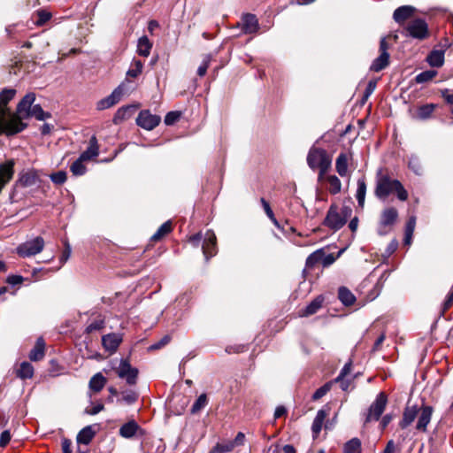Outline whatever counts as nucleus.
Masks as SVG:
<instances>
[{
  "instance_id": "nucleus-22",
  "label": "nucleus",
  "mask_w": 453,
  "mask_h": 453,
  "mask_svg": "<svg viewBox=\"0 0 453 453\" xmlns=\"http://www.w3.org/2000/svg\"><path fill=\"white\" fill-rule=\"evenodd\" d=\"M45 356V342L42 337L36 340L35 347L29 352V359L33 362L42 360Z\"/></svg>"
},
{
  "instance_id": "nucleus-62",
  "label": "nucleus",
  "mask_w": 453,
  "mask_h": 453,
  "mask_svg": "<svg viewBox=\"0 0 453 453\" xmlns=\"http://www.w3.org/2000/svg\"><path fill=\"white\" fill-rule=\"evenodd\" d=\"M104 409V406L103 403H97L95 406H93L91 409H87L86 413L89 415H96L102 411Z\"/></svg>"
},
{
  "instance_id": "nucleus-53",
  "label": "nucleus",
  "mask_w": 453,
  "mask_h": 453,
  "mask_svg": "<svg viewBox=\"0 0 453 453\" xmlns=\"http://www.w3.org/2000/svg\"><path fill=\"white\" fill-rule=\"evenodd\" d=\"M11 433L9 430H4L0 435V447L4 448L11 441Z\"/></svg>"
},
{
  "instance_id": "nucleus-34",
  "label": "nucleus",
  "mask_w": 453,
  "mask_h": 453,
  "mask_svg": "<svg viewBox=\"0 0 453 453\" xmlns=\"http://www.w3.org/2000/svg\"><path fill=\"white\" fill-rule=\"evenodd\" d=\"M323 178H325L326 180L328 182V184H329L328 190L331 194L336 195L341 192L342 182L337 176L328 175V176H324Z\"/></svg>"
},
{
  "instance_id": "nucleus-23",
  "label": "nucleus",
  "mask_w": 453,
  "mask_h": 453,
  "mask_svg": "<svg viewBox=\"0 0 453 453\" xmlns=\"http://www.w3.org/2000/svg\"><path fill=\"white\" fill-rule=\"evenodd\" d=\"M99 154V146L97 142V139L95 135H93L88 143V147L84 150L79 157L81 159H83L85 161L93 159L94 157H97Z\"/></svg>"
},
{
  "instance_id": "nucleus-50",
  "label": "nucleus",
  "mask_w": 453,
  "mask_h": 453,
  "mask_svg": "<svg viewBox=\"0 0 453 453\" xmlns=\"http://www.w3.org/2000/svg\"><path fill=\"white\" fill-rule=\"evenodd\" d=\"M180 117L178 111H169L165 117V123L167 126L174 124Z\"/></svg>"
},
{
  "instance_id": "nucleus-20",
  "label": "nucleus",
  "mask_w": 453,
  "mask_h": 453,
  "mask_svg": "<svg viewBox=\"0 0 453 453\" xmlns=\"http://www.w3.org/2000/svg\"><path fill=\"white\" fill-rule=\"evenodd\" d=\"M324 301L323 296H318L305 308L300 311V316L309 317L315 314L322 307Z\"/></svg>"
},
{
  "instance_id": "nucleus-57",
  "label": "nucleus",
  "mask_w": 453,
  "mask_h": 453,
  "mask_svg": "<svg viewBox=\"0 0 453 453\" xmlns=\"http://www.w3.org/2000/svg\"><path fill=\"white\" fill-rule=\"evenodd\" d=\"M260 203L265 210V214L267 215L268 218H273V216L274 215L273 210L271 209V206L269 204V203L265 199V198H261L260 199Z\"/></svg>"
},
{
  "instance_id": "nucleus-60",
  "label": "nucleus",
  "mask_w": 453,
  "mask_h": 453,
  "mask_svg": "<svg viewBox=\"0 0 453 453\" xmlns=\"http://www.w3.org/2000/svg\"><path fill=\"white\" fill-rule=\"evenodd\" d=\"M334 260H335V258L333 254L325 255L323 253L321 263L324 267H326V266H329L330 265H332L334 262Z\"/></svg>"
},
{
  "instance_id": "nucleus-37",
  "label": "nucleus",
  "mask_w": 453,
  "mask_h": 453,
  "mask_svg": "<svg viewBox=\"0 0 453 453\" xmlns=\"http://www.w3.org/2000/svg\"><path fill=\"white\" fill-rule=\"evenodd\" d=\"M143 69V64L141 60L134 59L131 63L130 68L127 72V77L137 78Z\"/></svg>"
},
{
  "instance_id": "nucleus-21",
  "label": "nucleus",
  "mask_w": 453,
  "mask_h": 453,
  "mask_svg": "<svg viewBox=\"0 0 453 453\" xmlns=\"http://www.w3.org/2000/svg\"><path fill=\"white\" fill-rule=\"evenodd\" d=\"M242 29L245 34H253L258 29V21L255 15L245 14L242 19Z\"/></svg>"
},
{
  "instance_id": "nucleus-59",
  "label": "nucleus",
  "mask_w": 453,
  "mask_h": 453,
  "mask_svg": "<svg viewBox=\"0 0 453 453\" xmlns=\"http://www.w3.org/2000/svg\"><path fill=\"white\" fill-rule=\"evenodd\" d=\"M6 281L10 285L15 286V285L22 283L23 277L20 275H10V276H8Z\"/></svg>"
},
{
  "instance_id": "nucleus-48",
  "label": "nucleus",
  "mask_w": 453,
  "mask_h": 453,
  "mask_svg": "<svg viewBox=\"0 0 453 453\" xmlns=\"http://www.w3.org/2000/svg\"><path fill=\"white\" fill-rule=\"evenodd\" d=\"M37 16H38V19L35 21V24L37 26H42L48 20H50L51 18L50 12L43 11V10L38 11Z\"/></svg>"
},
{
  "instance_id": "nucleus-1",
  "label": "nucleus",
  "mask_w": 453,
  "mask_h": 453,
  "mask_svg": "<svg viewBox=\"0 0 453 453\" xmlns=\"http://www.w3.org/2000/svg\"><path fill=\"white\" fill-rule=\"evenodd\" d=\"M35 100V93H27L17 105V113L11 114L7 107L0 106V134L12 135L27 127L22 122L24 114L30 111Z\"/></svg>"
},
{
  "instance_id": "nucleus-16",
  "label": "nucleus",
  "mask_w": 453,
  "mask_h": 453,
  "mask_svg": "<svg viewBox=\"0 0 453 453\" xmlns=\"http://www.w3.org/2000/svg\"><path fill=\"white\" fill-rule=\"evenodd\" d=\"M139 108V104H130L120 107L113 117L114 124H120L123 121L130 119Z\"/></svg>"
},
{
  "instance_id": "nucleus-5",
  "label": "nucleus",
  "mask_w": 453,
  "mask_h": 453,
  "mask_svg": "<svg viewBox=\"0 0 453 453\" xmlns=\"http://www.w3.org/2000/svg\"><path fill=\"white\" fill-rule=\"evenodd\" d=\"M127 80L126 81L119 84L108 96L100 100L97 103V109L105 110L108 109L116 104H118L123 96L127 95L129 92V88H127Z\"/></svg>"
},
{
  "instance_id": "nucleus-24",
  "label": "nucleus",
  "mask_w": 453,
  "mask_h": 453,
  "mask_svg": "<svg viewBox=\"0 0 453 453\" xmlns=\"http://www.w3.org/2000/svg\"><path fill=\"white\" fill-rule=\"evenodd\" d=\"M445 49L433 50L426 57V61L433 67H441L444 63Z\"/></svg>"
},
{
  "instance_id": "nucleus-2",
  "label": "nucleus",
  "mask_w": 453,
  "mask_h": 453,
  "mask_svg": "<svg viewBox=\"0 0 453 453\" xmlns=\"http://www.w3.org/2000/svg\"><path fill=\"white\" fill-rule=\"evenodd\" d=\"M393 193H395L401 201L408 199V192L398 180L392 179L388 174H379L376 180L375 196L379 199H385Z\"/></svg>"
},
{
  "instance_id": "nucleus-35",
  "label": "nucleus",
  "mask_w": 453,
  "mask_h": 453,
  "mask_svg": "<svg viewBox=\"0 0 453 453\" xmlns=\"http://www.w3.org/2000/svg\"><path fill=\"white\" fill-rule=\"evenodd\" d=\"M415 226H416V218L412 216L408 219V221L406 223V226H405L404 240H403V242L405 245H410L411 243Z\"/></svg>"
},
{
  "instance_id": "nucleus-64",
  "label": "nucleus",
  "mask_w": 453,
  "mask_h": 453,
  "mask_svg": "<svg viewBox=\"0 0 453 453\" xmlns=\"http://www.w3.org/2000/svg\"><path fill=\"white\" fill-rule=\"evenodd\" d=\"M442 96L445 101L449 104L453 105V93H449V90H445L442 92Z\"/></svg>"
},
{
  "instance_id": "nucleus-11",
  "label": "nucleus",
  "mask_w": 453,
  "mask_h": 453,
  "mask_svg": "<svg viewBox=\"0 0 453 453\" xmlns=\"http://www.w3.org/2000/svg\"><path fill=\"white\" fill-rule=\"evenodd\" d=\"M434 412V408L430 405H422L418 410V421L416 424V430L421 433L427 431Z\"/></svg>"
},
{
  "instance_id": "nucleus-30",
  "label": "nucleus",
  "mask_w": 453,
  "mask_h": 453,
  "mask_svg": "<svg viewBox=\"0 0 453 453\" xmlns=\"http://www.w3.org/2000/svg\"><path fill=\"white\" fill-rule=\"evenodd\" d=\"M106 379L101 372L96 373L89 380V388L94 392H100L106 384Z\"/></svg>"
},
{
  "instance_id": "nucleus-25",
  "label": "nucleus",
  "mask_w": 453,
  "mask_h": 453,
  "mask_svg": "<svg viewBox=\"0 0 453 453\" xmlns=\"http://www.w3.org/2000/svg\"><path fill=\"white\" fill-rule=\"evenodd\" d=\"M95 431L91 426H87L82 428L77 434L76 440L79 444L88 445L95 437Z\"/></svg>"
},
{
  "instance_id": "nucleus-54",
  "label": "nucleus",
  "mask_w": 453,
  "mask_h": 453,
  "mask_svg": "<svg viewBox=\"0 0 453 453\" xmlns=\"http://www.w3.org/2000/svg\"><path fill=\"white\" fill-rule=\"evenodd\" d=\"M137 394L132 391L125 393L122 396V400L128 404L134 403L137 400Z\"/></svg>"
},
{
  "instance_id": "nucleus-61",
  "label": "nucleus",
  "mask_w": 453,
  "mask_h": 453,
  "mask_svg": "<svg viewBox=\"0 0 453 453\" xmlns=\"http://www.w3.org/2000/svg\"><path fill=\"white\" fill-rule=\"evenodd\" d=\"M72 441L67 438L62 440V453H72Z\"/></svg>"
},
{
  "instance_id": "nucleus-44",
  "label": "nucleus",
  "mask_w": 453,
  "mask_h": 453,
  "mask_svg": "<svg viewBox=\"0 0 453 453\" xmlns=\"http://www.w3.org/2000/svg\"><path fill=\"white\" fill-rule=\"evenodd\" d=\"M208 403L207 395L205 394H202L198 396V398L196 400L194 404L191 407V412L193 414L197 413L200 411L203 408H204Z\"/></svg>"
},
{
  "instance_id": "nucleus-19",
  "label": "nucleus",
  "mask_w": 453,
  "mask_h": 453,
  "mask_svg": "<svg viewBox=\"0 0 453 453\" xmlns=\"http://www.w3.org/2000/svg\"><path fill=\"white\" fill-rule=\"evenodd\" d=\"M397 218V210L394 207H388L381 212L380 224L383 227L392 226L396 222Z\"/></svg>"
},
{
  "instance_id": "nucleus-51",
  "label": "nucleus",
  "mask_w": 453,
  "mask_h": 453,
  "mask_svg": "<svg viewBox=\"0 0 453 453\" xmlns=\"http://www.w3.org/2000/svg\"><path fill=\"white\" fill-rule=\"evenodd\" d=\"M453 304V284L450 288L449 293L448 294L446 300L444 301L442 304V313H444L446 311H448Z\"/></svg>"
},
{
  "instance_id": "nucleus-33",
  "label": "nucleus",
  "mask_w": 453,
  "mask_h": 453,
  "mask_svg": "<svg viewBox=\"0 0 453 453\" xmlns=\"http://www.w3.org/2000/svg\"><path fill=\"white\" fill-rule=\"evenodd\" d=\"M366 194V183L365 178L357 180V188L356 193V198L357 200L358 206L363 208L365 205Z\"/></svg>"
},
{
  "instance_id": "nucleus-43",
  "label": "nucleus",
  "mask_w": 453,
  "mask_h": 453,
  "mask_svg": "<svg viewBox=\"0 0 453 453\" xmlns=\"http://www.w3.org/2000/svg\"><path fill=\"white\" fill-rule=\"evenodd\" d=\"M16 90L13 88H4L0 93V106L6 107L7 104L14 97Z\"/></svg>"
},
{
  "instance_id": "nucleus-18",
  "label": "nucleus",
  "mask_w": 453,
  "mask_h": 453,
  "mask_svg": "<svg viewBox=\"0 0 453 453\" xmlns=\"http://www.w3.org/2000/svg\"><path fill=\"white\" fill-rule=\"evenodd\" d=\"M414 12L413 6L403 5L395 10L393 19L396 23L402 25L414 14Z\"/></svg>"
},
{
  "instance_id": "nucleus-52",
  "label": "nucleus",
  "mask_w": 453,
  "mask_h": 453,
  "mask_svg": "<svg viewBox=\"0 0 453 453\" xmlns=\"http://www.w3.org/2000/svg\"><path fill=\"white\" fill-rule=\"evenodd\" d=\"M209 65H210V57L207 56L203 63L201 64V65L198 67L197 69V74L201 77L204 76L206 74V72H207V69L209 67Z\"/></svg>"
},
{
  "instance_id": "nucleus-58",
  "label": "nucleus",
  "mask_w": 453,
  "mask_h": 453,
  "mask_svg": "<svg viewBox=\"0 0 453 453\" xmlns=\"http://www.w3.org/2000/svg\"><path fill=\"white\" fill-rule=\"evenodd\" d=\"M351 371V363H347L342 369L340 374L335 378V380H342Z\"/></svg>"
},
{
  "instance_id": "nucleus-17",
  "label": "nucleus",
  "mask_w": 453,
  "mask_h": 453,
  "mask_svg": "<svg viewBox=\"0 0 453 453\" xmlns=\"http://www.w3.org/2000/svg\"><path fill=\"white\" fill-rule=\"evenodd\" d=\"M418 410L419 408L418 405H407L403 410V418L399 422V426L402 429L407 428L417 418L418 414Z\"/></svg>"
},
{
  "instance_id": "nucleus-10",
  "label": "nucleus",
  "mask_w": 453,
  "mask_h": 453,
  "mask_svg": "<svg viewBox=\"0 0 453 453\" xmlns=\"http://www.w3.org/2000/svg\"><path fill=\"white\" fill-rule=\"evenodd\" d=\"M160 121V116L152 114L149 110L141 111L136 118V125L148 131L157 127Z\"/></svg>"
},
{
  "instance_id": "nucleus-3",
  "label": "nucleus",
  "mask_w": 453,
  "mask_h": 453,
  "mask_svg": "<svg viewBox=\"0 0 453 453\" xmlns=\"http://www.w3.org/2000/svg\"><path fill=\"white\" fill-rule=\"evenodd\" d=\"M307 164L313 170L319 169V179L322 180L331 167L332 159L325 150L311 148L307 156Z\"/></svg>"
},
{
  "instance_id": "nucleus-12",
  "label": "nucleus",
  "mask_w": 453,
  "mask_h": 453,
  "mask_svg": "<svg viewBox=\"0 0 453 453\" xmlns=\"http://www.w3.org/2000/svg\"><path fill=\"white\" fill-rule=\"evenodd\" d=\"M202 249L206 260L216 255L217 238L212 231L209 230L206 232Z\"/></svg>"
},
{
  "instance_id": "nucleus-55",
  "label": "nucleus",
  "mask_w": 453,
  "mask_h": 453,
  "mask_svg": "<svg viewBox=\"0 0 453 453\" xmlns=\"http://www.w3.org/2000/svg\"><path fill=\"white\" fill-rule=\"evenodd\" d=\"M103 326H104V321H103V320L94 321V322H92L91 324H89V325L87 326L86 331H87L88 333H92L93 331L102 329V328H103Z\"/></svg>"
},
{
  "instance_id": "nucleus-29",
  "label": "nucleus",
  "mask_w": 453,
  "mask_h": 453,
  "mask_svg": "<svg viewBox=\"0 0 453 453\" xmlns=\"http://www.w3.org/2000/svg\"><path fill=\"white\" fill-rule=\"evenodd\" d=\"M389 64V54L388 53H380L378 58H376L372 65L371 70L374 72H380L386 68Z\"/></svg>"
},
{
  "instance_id": "nucleus-4",
  "label": "nucleus",
  "mask_w": 453,
  "mask_h": 453,
  "mask_svg": "<svg viewBox=\"0 0 453 453\" xmlns=\"http://www.w3.org/2000/svg\"><path fill=\"white\" fill-rule=\"evenodd\" d=\"M351 209L344 206L339 211L335 204H332L323 221V225L331 230L337 231L341 229L350 217Z\"/></svg>"
},
{
  "instance_id": "nucleus-6",
  "label": "nucleus",
  "mask_w": 453,
  "mask_h": 453,
  "mask_svg": "<svg viewBox=\"0 0 453 453\" xmlns=\"http://www.w3.org/2000/svg\"><path fill=\"white\" fill-rule=\"evenodd\" d=\"M44 248V240L37 236L33 240L27 241L17 248V253L19 257H28L39 254Z\"/></svg>"
},
{
  "instance_id": "nucleus-41",
  "label": "nucleus",
  "mask_w": 453,
  "mask_h": 453,
  "mask_svg": "<svg viewBox=\"0 0 453 453\" xmlns=\"http://www.w3.org/2000/svg\"><path fill=\"white\" fill-rule=\"evenodd\" d=\"M84 162L85 160L78 157L70 166L71 173L75 176L83 175L87 171Z\"/></svg>"
},
{
  "instance_id": "nucleus-31",
  "label": "nucleus",
  "mask_w": 453,
  "mask_h": 453,
  "mask_svg": "<svg viewBox=\"0 0 453 453\" xmlns=\"http://www.w3.org/2000/svg\"><path fill=\"white\" fill-rule=\"evenodd\" d=\"M29 117H34L37 120H44L50 118V114L44 111L40 104H35L32 107L28 113L24 114V119H27Z\"/></svg>"
},
{
  "instance_id": "nucleus-32",
  "label": "nucleus",
  "mask_w": 453,
  "mask_h": 453,
  "mask_svg": "<svg viewBox=\"0 0 453 453\" xmlns=\"http://www.w3.org/2000/svg\"><path fill=\"white\" fill-rule=\"evenodd\" d=\"M152 43L150 42L147 36H142L138 40L137 43V53L142 57H148L150 53Z\"/></svg>"
},
{
  "instance_id": "nucleus-38",
  "label": "nucleus",
  "mask_w": 453,
  "mask_h": 453,
  "mask_svg": "<svg viewBox=\"0 0 453 453\" xmlns=\"http://www.w3.org/2000/svg\"><path fill=\"white\" fill-rule=\"evenodd\" d=\"M344 453H361V441L357 438H353L347 441L343 447Z\"/></svg>"
},
{
  "instance_id": "nucleus-27",
  "label": "nucleus",
  "mask_w": 453,
  "mask_h": 453,
  "mask_svg": "<svg viewBox=\"0 0 453 453\" xmlns=\"http://www.w3.org/2000/svg\"><path fill=\"white\" fill-rule=\"evenodd\" d=\"M34 366L30 363L24 361L20 364L19 368L17 370L16 375L21 380H27L34 376Z\"/></svg>"
},
{
  "instance_id": "nucleus-45",
  "label": "nucleus",
  "mask_w": 453,
  "mask_h": 453,
  "mask_svg": "<svg viewBox=\"0 0 453 453\" xmlns=\"http://www.w3.org/2000/svg\"><path fill=\"white\" fill-rule=\"evenodd\" d=\"M334 381H328L319 388L312 395V400L317 401L322 398L332 388Z\"/></svg>"
},
{
  "instance_id": "nucleus-7",
  "label": "nucleus",
  "mask_w": 453,
  "mask_h": 453,
  "mask_svg": "<svg viewBox=\"0 0 453 453\" xmlns=\"http://www.w3.org/2000/svg\"><path fill=\"white\" fill-rule=\"evenodd\" d=\"M387 403V395L384 392L379 393L374 402L371 404L370 408L368 409L365 422H370L372 420H379L386 408Z\"/></svg>"
},
{
  "instance_id": "nucleus-63",
  "label": "nucleus",
  "mask_w": 453,
  "mask_h": 453,
  "mask_svg": "<svg viewBox=\"0 0 453 453\" xmlns=\"http://www.w3.org/2000/svg\"><path fill=\"white\" fill-rule=\"evenodd\" d=\"M244 440H245V435L242 432H239L234 440V441H231L232 443H234V447L235 446H240V445H242L244 443Z\"/></svg>"
},
{
  "instance_id": "nucleus-28",
  "label": "nucleus",
  "mask_w": 453,
  "mask_h": 453,
  "mask_svg": "<svg viewBox=\"0 0 453 453\" xmlns=\"http://www.w3.org/2000/svg\"><path fill=\"white\" fill-rule=\"evenodd\" d=\"M338 297L345 306H350L356 302V297L346 287H341L338 290Z\"/></svg>"
},
{
  "instance_id": "nucleus-13",
  "label": "nucleus",
  "mask_w": 453,
  "mask_h": 453,
  "mask_svg": "<svg viewBox=\"0 0 453 453\" xmlns=\"http://www.w3.org/2000/svg\"><path fill=\"white\" fill-rule=\"evenodd\" d=\"M119 434L121 437L131 439L136 434L144 435V430L134 419L125 423L119 428Z\"/></svg>"
},
{
  "instance_id": "nucleus-42",
  "label": "nucleus",
  "mask_w": 453,
  "mask_h": 453,
  "mask_svg": "<svg viewBox=\"0 0 453 453\" xmlns=\"http://www.w3.org/2000/svg\"><path fill=\"white\" fill-rule=\"evenodd\" d=\"M322 257H323L322 250H318L314 251L307 257L306 262H305V267L307 269L313 268L316 264H318L319 262H321Z\"/></svg>"
},
{
  "instance_id": "nucleus-47",
  "label": "nucleus",
  "mask_w": 453,
  "mask_h": 453,
  "mask_svg": "<svg viewBox=\"0 0 453 453\" xmlns=\"http://www.w3.org/2000/svg\"><path fill=\"white\" fill-rule=\"evenodd\" d=\"M51 181L57 185H62L66 181V173L64 171H58L50 174Z\"/></svg>"
},
{
  "instance_id": "nucleus-14",
  "label": "nucleus",
  "mask_w": 453,
  "mask_h": 453,
  "mask_svg": "<svg viewBox=\"0 0 453 453\" xmlns=\"http://www.w3.org/2000/svg\"><path fill=\"white\" fill-rule=\"evenodd\" d=\"M122 342V335L120 334H108L102 337V344L106 351L110 354L114 353L119 344Z\"/></svg>"
},
{
  "instance_id": "nucleus-49",
  "label": "nucleus",
  "mask_w": 453,
  "mask_h": 453,
  "mask_svg": "<svg viewBox=\"0 0 453 453\" xmlns=\"http://www.w3.org/2000/svg\"><path fill=\"white\" fill-rule=\"evenodd\" d=\"M171 342V336L166 334L162 339H160L158 342L153 343L150 346V349L156 350L159 349L163 347H165L166 344H168Z\"/></svg>"
},
{
  "instance_id": "nucleus-9",
  "label": "nucleus",
  "mask_w": 453,
  "mask_h": 453,
  "mask_svg": "<svg viewBox=\"0 0 453 453\" xmlns=\"http://www.w3.org/2000/svg\"><path fill=\"white\" fill-rule=\"evenodd\" d=\"M116 372L120 379H124L128 385H135L138 377V369L133 367L128 360L121 359Z\"/></svg>"
},
{
  "instance_id": "nucleus-56",
  "label": "nucleus",
  "mask_w": 453,
  "mask_h": 453,
  "mask_svg": "<svg viewBox=\"0 0 453 453\" xmlns=\"http://www.w3.org/2000/svg\"><path fill=\"white\" fill-rule=\"evenodd\" d=\"M64 244H65V250H64V251L62 253V256L60 257V260H61L62 263H65V262H66L68 260V258L71 256V251H72L71 246H70V244L68 243L67 241H65L64 242Z\"/></svg>"
},
{
  "instance_id": "nucleus-36",
  "label": "nucleus",
  "mask_w": 453,
  "mask_h": 453,
  "mask_svg": "<svg viewBox=\"0 0 453 453\" xmlns=\"http://www.w3.org/2000/svg\"><path fill=\"white\" fill-rule=\"evenodd\" d=\"M172 223L171 221H166L162 224L157 232L151 236V240L154 242H157L161 240L164 236L168 234L172 231Z\"/></svg>"
},
{
  "instance_id": "nucleus-26",
  "label": "nucleus",
  "mask_w": 453,
  "mask_h": 453,
  "mask_svg": "<svg viewBox=\"0 0 453 453\" xmlns=\"http://www.w3.org/2000/svg\"><path fill=\"white\" fill-rule=\"evenodd\" d=\"M349 157L346 153H340L335 161V169L342 177L347 175Z\"/></svg>"
},
{
  "instance_id": "nucleus-40",
  "label": "nucleus",
  "mask_w": 453,
  "mask_h": 453,
  "mask_svg": "<svg viewBox=\"0 0 453 453\" xmlns=\"http://www.w3.org/2000/svg\"><path fill=\"white\" fill-rule=\"evenodd\" d=\"M234 449V443L231 441L225 442H218L209 453H227L231 452Z\"/></svg>"
},
{
  "instance_id": "nucleus-46",
  "label": "nucleus",
  "mask_w": 453,
  "mask_h": 453,
  "mask_svg": "<svg viewBox=\"0 0 453 453\" xmlns=\"http://www.w3.org/2000/svg\"><path fill=\"white\" fill-rule=\"evenodd\" d=\"M436 74H437V73L434 70L424 71L416 76V81L418 83H423V82L429 81L434 77H435Z\"/></svg>"
},
{
  "instance_id": "nucleus-8",
  "label": "nucleus",
  "mask_w": 453,
  "mask_h": 453,
  "mask_svg": "<svg viewBox=\"0 0 453 453\" xmlns=\"http://www.w3.org/2000/svg\"><path fill=\"white\" fill-rule=\"evenodd\" d=\"M405 30L407 35L418 40H424L429 35L428 25L422 19L411 20L405 27Z\"/></svg>"
},
{
  "instance_id": "nucleus-39",
  "label": "nucleus",
  "mask_w": 453,
  "mask_h": 453,
  "mask_svg": "<svg viewBox=\"0 0 453 453\" xmlns=\"http://www.w3.org/2000/svg\"><path fill=\"white\" fill-rule=\"evenodd\" d=\"M434 109L435 105L434 104L421 105L417 111V118L423 120L427 119L432 116Z\"/></svg>"
},
{
  "instance_id": "nucleus-15",
  "label": "nucleus",
  "mask_w": 453,
  "mask_h": 453,
  "mask_svg": "<svg viewBox=\"0 0 453 453\" xmlns=\"http://www.w3.org/2000/svg\"><path fill=\"white\" fill-rule=\"evenodd\" d=\"M329 411L330 408L328 406H325L324 408L318 411L311 426L313 438H317L320 434L324 421L329 414Z\"/></svg>"
}]
</instances>
